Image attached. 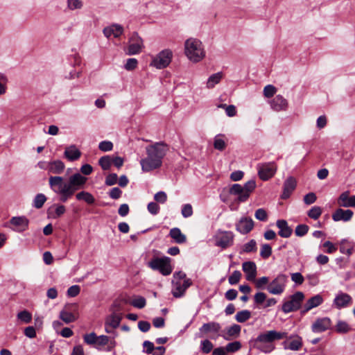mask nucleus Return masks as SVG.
<instances>
[{"instance_id":"14","label":"nucleus","mask_w":355,"mask_h":355,"mask_svg":"<svg viewBox=\"0 0 355 355\" xmlns=\"http://www.w3.org/2000/svg\"><path fill=\"white\" fill-rule=\"evenodd\" d=\"M254 221L250 217H242L236 223V230L241 234H248L254 227Z\"/></svg>"},{"instance_id":"48","label":"nucleus","mask_w":355,"mask_h":355,"mask_svg":"<svg viewBox=\"0 0 355 355\" xmlns=\"http://www.w3.org/2000/svg\"><path fill=\"white\" fill-rule=\"evenodd\" d=\"M257 250V243L255 240L251 239L249 242L244 244L243 247V251L244 252H255Z\"/></svg>"},{"instance_id":"28","label":"nucleus","mask_w":355,"mask_h":355,"mask_svg":"<svg viewBox=\"0 0 355 355\" xmlns=\"http://www.w3.org/2000/svg\"><path fill=\"white\" fill-rule=\"evenodd\" d=\"M10 223L17 227L19 232H23L28 228L29 220L25 216H15L11 218Z\"/></svg>"},{"instance_id":"1","label":"nucleus","mask_w":355,"mask_h":355,"mask_svg":"<svg viewBox=\"0 0 355 355\" xmlns=\"http://www.w3.org/2000/svg\"><path fill=\"white\" fill-rule=\"evenodd\" d=\"M87 178L79 173L71 175L67 181L62 176H50L49 184L51 190L59 196V200L62 202H66L74 193L83 189Z\"/></svg>"},{"instance_id":"39","label":"nucleus","mask_w":355,"mask_h":355,"mask_svg":"<svg viewBox=\"0 0 355 355\" xmlns=\"http://www.w3.org/2000/svg\"><path fill=\"white\" fill-rule=\"evenodd\" d=\"M322 209L319 206L312 207L307 212L308 216L313 220H317L322 214Z\"/></svg>"},{"instance_id":"52","label":"nucleus","mask_w":355,"mask_h":355,"mask_svg":"<svg viewBox=\"0 0 355 355\" xmlns=\"http://www.w3.org/2000/svg\"><path fill=\"white\" fill-rule=\"evenodd\" d=\"M277 92V89L272 85H268L263 89V95L266 98L272 97Z\"/></svg>"},{"instance_id":"17","label":"nucleus","mask_w":355,"mask_h":355,"mask_svg":"<svg viewBox=\"0 0 355 355\" xmlns=\"http://www.w3.org/2000/svg\"><path fill=\"white\" fill-rule=\"evenodd\" d=\"M354 215L351 209H337L332 214V219L336 221L343 220L344 222L349 221Z\"/></svg>"},{"instance_id":"38","label":"nucleus","mask_w":355,"mask_h":355,"mask_svg":"<svg viewBox=\"0 0 355 355\" xmlns=\"http://www.w3.org/2000/svg\"><path fill=\"white\" fill-rule=\"evenodd\" d=\"M351 330L350 326L343 320H339L336 325V331L339 334H346Z\"/></svg>"},{"instance_id":"49","label":"nucleus","mask_w":355,"mask_h":355,"mask_svg":"<svg viewBox=\"0 0 355 355\" xmlns=\"http://www.w3.org/2000/svg\"><path fill=\"white\" fill-rule=\"evenodd\" d=\"M267 298V295L265 293L258 292L254 295V302L258 306L261 305Z\"/></svg>"},{"instance_id":"13","label":"nucleus","mask_w":355,"mask_h":355,"mask_svg":"<svg viewBox=\"0 0 355 355\" xmlns=\"http://www.w3.org/2000/svg\"><path fill=\"white\" fill-rule=\"evenodd\" d=\"M191 285L192 281L191 279H184L183 282H181V281L173 282V289L172 291L173 297L176 298L182 297L187 289Z\"/></svg>"},{"instance_id":"41","label":"nucleus","mask_w":355,"mask_h":355,"mask_svg":"<svg viewBox=\"0 0 355 355\" xmlns=\"http://www.w3.org/2000/svg\"><path fill=\"white\" fill-rule=\"evenodd\" d=\"M213 348L214 345L209 340L205 339L200 342V349L202 353L209 354L211 352Z\"/></svg>"},{"instance_id":"20","label":"nucleus","mask_w":355,"mask_h":355,"mask_svg":"<svg viewBox=\"0 0 355 355\" xmlns=\"http://www.w3.org/2000/svg\"><path fill=\"white\" fill-rule=\"evenodd\" d=\"M323 302V298L320 295H315L309 299L301 311V314L304 315L311 309L320 306Z\"/></svg>"},{"instance_id":"6","label":"nucleus","mask_w":355,"mask_h":355,"mask_svg":"<svg viewBox=\"0 0 355 355\" xmlns=\"http://www.w3.org/2000/svg\"><path fill=\"white\" fill-rule=\"evenodd\" d=\"M171 261L172 259L169 257L154 256L147 263V266L154 271H158L164 276H168L172 273L173 269Z\"/></svg>"},{"instance_id":"54","label":"nucleus","mask_w":355,"mask_h":355,"mask_svg":"<svg viewBox=\"0 0 355 355\" xmlns=\"http://www.w3.org/2000/svg\"><path fill=\"white\" fill-rule=\"evenodd\" d=\"M117 180L118 175L116 173H110L105 178V184L106 186H113L116 184Z\"/></svg>"},{"instance_id":"56","label":"nucleus","mask_w":355,"mask_h":355,"mask_svg":"<svg viewBox=\"0 0 355 355\" xmlns=\"http://www.w3.org/2000/svg\"><path fill=\"white\" fill-rule=\"evenodd\" d=\"M98 148L103 152L110 151L113 148V144L110 141H103L99 143Z\"/></svg>"},{"instance_id":"29","label":"nucleus","mask_w":355,"mask_h":355,"mask_svg":"<svg viewBox=\"0 0 355 355\" xmlns=\"http://www.w3.org/2000/svg\"><path fill=\"white\" fill-rule=\"evenodd\" d=\"M169 236L179 244L184 243L187 241L186 236L182 233L178 227L172 228L170 230Z\"/></svg>"},{"instance_id":"23","label":"nucleus","mask_w":355,"mask_h":355,"mask_svg":"<svg viewBox=\"0 0 355 355\" xmlns=\"http://www.w3.org/2000/svg\"><path fill=\"white\" fill-rule=\"evenodd\" d=\"M338 204L343 207H355V195L349 197L348 191L342 193L338 199Z\"/></svg>"},{"instance_id":"24","label":"nucleus","mask_w":355,"mask_h":355,"mask_svg":"<svg viewBox=\"0 0 355 355\" xmlns=\"http://www.w3.org/2000/svg\"><path fill=\"white\" fill-rule=\"evenodd\" d=\"M282 345L284 349H290L293 351L299 350L302 346V338L296 336L292 340H285L282 343Z\"/></svg>"},{"instance_id":"62","label":"nucleus","mask_w":355,"mask_h":355,"mask_svg":"<svg viewBox=\"0 0 355 355\" xmlns=\"http://www.w3.org/2000/svg\"><path fill=\"white\" fill-rule=\"evenodd\" d=\"M317 200V196L315 193L310 192L304 196V202L306 205H311Z\"/></svg>"},{"instance_id":"51","label":"nucleus","mask_w":355,"mask_h":355,"mask_svg":"<svg viewBox=\"0 0 355 355\" xmlns=\"http://www.w3.org/2000/svg\"><path fill=\"white\" fill-rule=\"evenodd\" d=\"M109 337L105 335L97 336L96 343L94 346L96 349H99L100 347H103L108 344Z\"/></svg>"},{"instance_id":"3","label":"nucleus","mask_w":355,"mask_h":355,"mask_svg":"<svg viewBox=\"0 0 355 355\" xmlns=\"http://www.w3.org/2000/svg\"><path fill=\"white\" fill-rule=\"evenodd\" d=\"M286 332H280L275 330L266 331L261 333L256 338L250 340L253 347L268 354L275 349L273 342L287 338Z\"/></svg>"},{"instance_id":"25","label":"nucleus","mask_w":355,"mask_h":355,"mask_svg":"<svg viewBox=\"0 0 355 355\" xmlns=\"http://www.w3.org/2000/svg\"><path fill=\"white\" fill-rule=\"evenodd\" d=\"M64 156L69 161L73 162L78 159L81 156V152L76 148L75 145H71L66 148L64 152Z\"/></svg>"},{"instance_id":"60","label":"nucleus","mask_w":355,"mask_h":355,"mask_svg":"<svg viewBox=\"0 0 355 355\" xmlns=\"http://www.w3.org/2000/svg\"><path fill=\"white\" fill-rule=\"evenodd\" d=\"M138 61L135 58H128L124 67L128 71H132L137 67Z\"/></svg>"},{"instance_id":"5","label":"nucleus","mask_w":355,"mask_h":355,"mask_svg":"<svg viewBox=\"0 0 355 355\" xmlns=\"http://www.w3.org/2000/svg\"><path fill=\"white\" fill-rule=\"evenodd\" d=\"M256 181L250 180L245 182L243 186L240 184H234L229 190L231 195L236 196V200L239 202H244L248 200L251 193L256 188Z\"/></svg>"},{"instance_id":"36","label":"nucleus","mask_w":355,"mask_h":355,"mask_svg":"<svg viewBox=\"0 0 355 355\" xmlns=\"http://www.w3.org/2000/svg\"><path fill=\"white\" fill-rule=\"evenodd\" d=\"M222 78V73L218 72L209 76L207 82L208 88H213L215 85L218 84Z\"/></svg>"},{"instance_id":"31","label":"nucleus","mask_w":355,"mask_h":355,"mask_svg":"<svg viewBox=\"0 0 355 355\" xmlns=\"http://www.w3.org/2000/svg\"><path fill=\"white\" fill-rule=\"evenodd\" d=\"M241 327L239 324H234L227 329V336H225V340H230V338L238 337L241 333Z\"/></svg>"},{"instance_id":"30","label":"nucleus","mask_w":355,"mask_h":355,"mask_svg":"<svg viewBox=\"0 0 355 355\" xmlns=\"http://www.w3.org/2000/svg\"><path fill=\"white\" fill-rule=\"evenodd\" d=\"M76 198L77 200H83L89 205H92L95 202V198L93 195L85 191L76 193Z\"/></svg>"},{"instance_id":"59","label":"nucleus","mask_w":355,"mask_h":355,"mask_svg":"<svg viewBox=\"0 0 355 355\" xmlns=\"http://www.w3.org/2000/svg\"><path fill=\"white\" fill-rule=\"evenodd\" d=\"M110 198L114 200L119 199L122 195V191L119 187H113L108 193Z\"/></svg>"},{"instance_id":"7","label":"nucleus","mask_w":355,"mask_h":355,"mask_svg":"<svg viewBox=\"0 0 355 355\" xmlns=\"http://www.w3.org/2000/svg\"><path fill=\"white\" fill-rule=\"evenodd\" d=\"M304 299V295L301 291H297L290 297V300L284 302L282 310L284 313L296 311L301 307L302 302Z\"/></svg>"},{"instance_id":"64","label":"nucleus","mask_w":355,"mask_h":355,"mask_svg":"<svg viewBox=\"0 0 355 355\" xmlns=\"http://www.w3.org/2000/svg\"><path fill=\"white\" fill-rule=\"evenodd\" d=\"M147 209L148 211L153 215H156L159 211V206L155 202H150L148 203Z\"/></svg>"},{"instance_id":"22","label":"nucleus","mask_w":355,"mask_h":355,"mask_svg":"<svg viewBox=\"0 0 355 355\" xmlns=\"http://www.w3.org/2000/svg\"><path fill=\"white\" fill-rule=\"evenodd\" d=\"M276 225L279 228L278 235L282 238H288L293 233V230L288 226L286 220H277Z\"/></svg>"},{"instance_id":"32","label":"nucleus","mask_w":355,"mask_h":355,"mask_svg":"<svg viewBox=\"0 0 355 355\" xmlns=\"http://www.w3.org/2000/svg\"><path fill=\"white\" fill-rule=\"evenodd\" d=\"M59 317L66 324L75 322L77 319V317L73 313L67 311L66 309L60 312Z\"/></svg>"},{"instance_id":"61","label":"nucleus","mask_w":355,"mask_h":355,"mask_svg":"<svg viewBox=\"0 0 355 355\" xmlns=\"http://www.w3.org/2000/svg\"><path fill=\"white\" fill-rule=\"evenodd\" d=\"M80 291V288L78 285H73L67 290V295L71 297L77 296Z\"/></svg>"},{"instance_id":"8","label":"nucleus","mask_w":355,"mask_h":355,"mask_svg":"<svg viewBox=\"0 0 355 355\" xmlns=\"http://www.w3.org/2000/svg\"><path fill=\"white\" fill-rule=\"evenodd\" d=\"M172 58V51L168 49H164L153 58L150 62V66L159 69H164L169 65Z\"/></svg>"},{"instance_id":"57","label":"nucleus","mask_w":355,"mask_h":355,"mask_svg":"<svg viewBox=\"0 0 355 355\" xmlns=\"http://www.w3.org/2000/svg\"><path fill=\"white\" fill-rule=\"evenodd\" d=\"M67 6L72 10L80 9L83 6V2L80 0H67Z\"/></svg>"},{"instance_id":"27","label":"nucleus","mask_w":355,"mask_h":355,"mask_svg":"<svg viewBox=\"0 0 355 355\" xmlns=\"http://www.w3.org/2000/svg\"><path fill=\"white\" fill-rule=\"evenodd\" d=\"M221 327L218 322H211L205 323L200 329L199 331L201 334H207L208 333L218 334Z\"/></svg>"},{"instance_id":"2","label":"nucleus","mask_w":355,"mask_h":355,"mask_svg":"<svg viewBox=\"0 0 355 355\" xmlns=\"http://www.w3.org/2000/svg\"><path fill=\"white\" fill-rule=\"evenodd\" d=\"M168 149V146L164 141L155 142L147 146L146 147L147 156L140 160L142 171L149 172L161 167L162 160Z\"/></svg>"},{"instance_id":"10","label":"nucleus","mask_w":355,"mask_h":355,"mask_svg":"<svg viewBox=\"0 0 355 355\" xmlns=\"http://www.w3.org/2000/svg\"><path fill=\"white\" fill-rule=\"evenodd\" d=\"M277 165L274 162L258 164L257 168L259 178L263 181L268 180L274 176L277 171Z\"/></svg>"},{"instance_id":"18","label":"nucleus","mask_w":355,"mask_h":355,"mask_svg":"<svg viewBox=\"0 0 355 355\" xmlns=\"http://www.w3.org/2000/svg\"><path fill=\"white\" fill-rule=\"evenodd\" d=\"M242 268L245 274V279L248 281H254L257 276V266L253 261H245L242 265Z\"/></svg>"},{"instance_id":"19","label":"nucleus","mask_w":355,"mask_h":355,"mask_svg":"<svg viewBox=\"0 0 355 355\" xmlns=\"http://www.w3.org/2000/svg\"><path fill=\"white\" fill-rule=\"evenodd\" d=\"M297 182L293 177L288 178L284 182L283 192L281 195L282 199H287L295 189Z\"/></svg>"},{"instance_id":"45","label":"nucleus","mask_w":355,"mask_h":355,"mask_svg":"<svg viewBox=\"0 0 355 355\" xmlns=\"http://www.w3.org/2000/svg\"><path fill=\"white\" fill-rule=\"evenodd\" d=\"M309 227L307 225L300 224L296 226L295 230V234L297 236H304L309 232Z\"/></svg>"},{"instance_id":"53","label":"nucleus","mask_w":355,"mask_h":355,"mask_svg":"<svg viewBox=\"0 0 355 355\" xmlns=\"http://www.w3.org/2000/svg\"><path fill=\"white\" fill-rule=\"evenodd\" d=\"M255 218L260 221H266L268 220V214L263 208H259L256 210L254 214Z\"/></svg>"},{"instance_id":"21","label":"nucleus","mask_w":355,"mask_h":355,"mask_svg":"<svg viewBox=\"0 0 355 355\" xmlns=\"http://www.w3.org/2000/svg\"><path fill=\"white\" fill-rule=\"evenodd\" d=\"M143 46L141 38L137 36V34L133 35L131 38V42L128 46V54L135 55L141 52Z\"/></svg>"},{"instance_id":"58","label":"nucleus","mask_w":355,"mask_h":355,"mask_svg":"<svg viewBox=\"0 0 355 355\" xmlns=\"http://www.w3.org/2000/svg\"><path fill=\"white\" fill-rule=\"evenodd\" d=\"M182 215L184 218H189L193 214V208L190 204H185L182 208Z\"/></svg>"},{"instance_id":"63","label":"nucleus","mask_w":355,"mask_h":355,"mask_svg":"<svg viewBox=\"0 0 355 355\" xmlns=\"http://www.w3.org/2000/svg\"><path fill=\"white\" fill-rule=\"evenodd\" d=\"M154 199L157 202L164 204L167 200L166 193L164 191H159L155 194Z\"/></svg>"},{"instance_id":"44","label":"nucleus","mask_w":355,"mask_h":355,"mask_svg":"<svg viewBox=\"0 0 355 355\" xmlns=\"http://www.w3.org/2000/svg\"><path fill=\"white\" fill-rule=\"evenodd\" d=\"M272 252V248L269 244L265 243L261 245L260 250V256L263 259H267L268 258H269L271 256Z\"/></svg>"},{"instance_id":"16","label":"nucleus","mask_w":355,"mask_h":355,"mask_svg":"<svg viewBox=\"0 0 355 355\" xmlns=\"http://www.w3.org/2000/svg\"><path fill=\"white\" fill-rule=\"evenodd\" d=\"M270 105L271 108L276 112L286 110L288 106V101L279 94L275 96L270 101Z\"/></svg>"},{"instance_id":"35","label":"nucleus","mask_w":355,"mask_h":355,"mask_svg":"<svg viewBox=\"0 0 355 355\" xmlns=\"http://www.w3.org/2000/svg\"><path fill=\"white\" fill-rule=\"evenodd\" d=\"M251 318V312L248 310H242L238 311L235 315V319L238 322L243 323Z\"/></svg>"},{"instance_id":"37","label":"nucleus","mask_w":355,"mask_h":355,"mask_svg":"<svg viewBox=\"0 0 355 355\" xmlns=\"http://www.w3.org/2000/svg\"><path fill=\"white\" fill-rule=\"evenodd\" d=\"M98 164L103 170H109L112 166V157L109 155L101 157L98 160Z\"/></svg>"},{"instance_id":"46","label":"nucleus","mask_w":355,"mask_h":355,"mask_svg":"<svg viewBox=\"0 0 355 355\" xmlns=\"http://www.w3.org/2000/svg\"><path fill=\"white\" fill-rule=\"evenodd\" d=\"M17 318L21 322L28 324L31 322L32 315L28 311L24 310L18 313Z\"/></svg>"},{"instance_id":"50","label":"nucleus","mask_w":355,"mask_h":355,"mask_svg":"<svg viewBox=\"0 0 355 355\" xmlns=\"http://www.w3.org/2000/svg\"><path fill=\"white\" fill-rule=\"evenodd\" d=\"M241 348V343L239 341L230 343L225 346V349L227 352H235L239 350Z\"/></svg>"},{"instance_id":"55","label":"nucleus","mask_w":355,"mask_h":355,"mask_svg":"<svg viewBox=\"0 0 355 355\" xmlns=\"http://www.w3.org/2000/svg\"><path fill=\"white\" fill-rule=\"evenodd\" d=\"M84 342L88 345H94L96 343L97 335L94 332L84 336Z\"/></svg>"},{"instance_id":"12","label":"nucleus","mask_w":355,"mask_h":355,"mask_svg":"<svg viewBox=\"0 0 355 355\" xmlns=\"http://www.w3.org/2000/svg\"><path fill=\"white\" fill-rule=\"evenodd\" d=\"M352 304V297L347 293L339 291L334 300L333 304L338 309L349 306Z\"/></svg>"},{"instance_id":"42","label":"nucleus","mask_w":355,"mask_h":355,"mask_svg":"<svg viewBox=\"0 0 355 355\" xmlns=\"http://www.w3.org/2000/svg\"><path fill=\"white\" fill-rule=\"evenodd\" d=\"M130 304L135 308L143 309L146 304V300L142 296H137L130 302Z\"/></svg>"},{"instance_id":"15","label":"nucleus","mask_w":355,"mask_h":355,"mask_svg":"<svg viewBox=\"0 0 355 355\" xmlns=\"http://www.w3.org/2000/svg\"><path fill=\"white\" fill-rule=\"evenodd\" d=\"M331 320L328 317L320 318L312 324L311 330L314 333H322L330 329Z\"/></svg>"},{"instance_id":"47","label":"nucleus","mask_w":355,"mask_h":355,"mask_svg":"<svg viewBox=\"0 0 355 355\" xmlns=\"http://www.w3.org/2000/svg\"><path fill=\"white\" fill-rule=\"evenodd\" d=\"M242 274L239 270H234L228 278L229 284L231 285H235L239 282L241 278Z\"/></svg>"},{"instance_id":"33","label":"nucleus","mask_w":355,"mask_h":355,"mask_svg":"<svg viewBox=\"0 0 355 355\" xmlns=\"http://www.w3.org/2000/svg\"><path fill=\"white\" fill-rule=\"evenodd\" d=\"M122 317L120 314L112 313L105 322V326L109 325L113 329L117 328L121 321Z\"/></svg>"},{"instance_id":"26","label":"nucleus","mask_w":355,"mask_h":355,"mask_svg":"<svg viewBox=\"0 0 355 355\" xmlns=\"http://www.w3.org/2000/svg\"><path fill=\"white\" fill-rule=\"evenodd\" d=\"M64 162L59 159L49 162L47 166L49 173L53 174H61L64 171Z\"/></svg>"},{"instance_id":"43","label":"nucleus","mask_w":355,"mask_h":355,"mask_svg":"<svg viewBox=\"0 0 355 355\" xmlns=\"http://www.w3.org/2000/svg\"><path fill=\"white\" fill-rule=\"evenodd\" d=\"M222 135H218L215 137L214 141V147L215 149L223 151L226 148L225 141L221 139Z\"/></svg>"},{"instance_id":"9","label":"nucleus","mask_w":355,"mask_h":355,"mask_svg":"<svg viewBox=\"0 0 355 355\" xmlns=\"http://www.w3.org/2000/svg\"><path fill=\"white\" fill-rule=\"evenodd\" d=\"M288 276L284 274H279L267 286L268 291L272 295H281L284 293Z\"/></svg>"},{"instance_id":"4","label":"nucleus","mask_w":355,"mask_h":355,"mask_svg":"<svg viewBox=\"0 0 355 355\" xmlns=\"http://www.w3.org/2000/svg\"><path fill=\"white\" fill-rule=\"evenodd\" d=\"M184 53L187 57L193 62H198L205 56L202 42L195 38H189L184 42Z\"/></svg>"},{"instance_id":"11","label":"nucleus","mask_w":355,"mask_h":355,"mask_svg":"<svg viewBox=\"0 0 355 355\" xmlns=\"http://www.w3.org/2000/svg\"><path fill=\"white\" fill-rule=\"evenodd\" d=\"M234 234L231 231H220L216 236L215 245L222 249H226L234 243Z\"/></svg>"},{"instance_id":"34","label":"nucleus","mask_w":355,"mask_h":355,"mask_svg":"<svg viewBox=\"0 0 355 355\" xmlns=\"http://www.w3.org/2000/svg\"><path fill=\"white\" fill-rule=\"evenodd\" d=\"M47 198L43 193H37L33 199L32 206L36 209H40L46 201Z\"/></svg>"},{"instance_id":"40","label":"nucleus","mask_w":355,"mask_h":355,"mask_svg":"<svg viewBox=\"0 0 355 355\" xmlns=\"http://www.w3.org/2000/svg\"><path fill=\"white\" fill-rule=\"evenodd\" d=\"M52 207L55 208L54 212L51 215V217L54 219L60 218L66 212V207L63 205L55 204Z\"/></svg>"}]
</instances>
